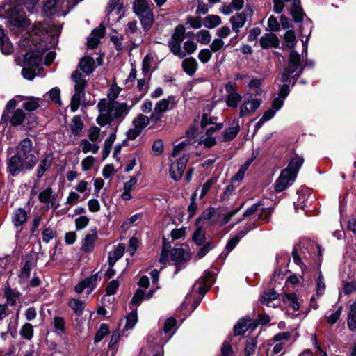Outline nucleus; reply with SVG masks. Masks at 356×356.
<instances>
[{
    "instance_id": "obj_54",
    "label": "nucleus",
    "mask_w": 356,
    "mask_h": 356,
    "mask_svg": "<svg viewBox=\"0 0 356 356\" xmlns=\"http://www.w3.org/2000/svg\"><path fill=\"white\" fill-rule=\"evenodd\" d=\"M0 49L4 54L9 55L13 53V47L8 37L0 42Z\"/></svg>"
},
{
    "instance_id": "obj_62",
    "label": "nucleus",
    "mask_w": 356,
    "mask_h": 356,
    "mask_svg": "<svg viewBox=\"0 0 356 356\" xmlns=\"http://www.w3.org/2000/svg\"><path fill=\"white\" fill-rule=\"evenodd\" d=\"M122 8V5L120 3V0H110L108 6L106 8V12L107 14H110L111 12L117 9L119 13Z\"/></svg>"
},
{
    "instance_id": "obj_7",
    "label": "nucleus",
    "mask_w": 356,
    "mask_h": 356,
    "mask_svg": "<svg viewBox=\"0 0 356 356\" xmlns=\"http://www.w3.org/2000/svg\"><path fill=\"white\" fill-rule=\"evenodd\" d=\"M252 14L253 10L251 8H245L243 11L238 13L229 18V22L232 26V30L236 34L232 39L237 38L240 29L245 26L248 20L251 19Z\"/></svg>"
},
{
    "instance_id": "obj_12",
    "label": "nucleus",
    "mask_w": 356,
    "mask_h": 356,
    "mask_svg": "<svg viewBox=\"0 0 356 356\" xmlns=\"http://www.w3.org/2000/svg\"><path fill=\"white\" fill-rule=\"evenodd\" d=\"M26 120V113L22 108H17L13 111L9 115L7 113H3L1 121L6 122L9 121L10 124L13 127L22 125Z\"/></svg>"
},
{
    "instance_id": "obj_35",
    "label": "nucleus",
    "mask_w": 356,
    "mask_h": 356,
    "mask_svg": "<svg viewBox=\"0 0 356 356\" xmlns=\"http://www.w3.org/2000/svg\"><path fill=\"white\" fill-rule=\"evenodd\" d=\"M196 40L202 44H208L211 40V35L207 29H202L195 34Z\"/></svg>"
},
{
    "instance_id": "obj_29",
    "label": "nucleus",
    "mask_w": 356,
    "mask_h": 356,
    "mask_svg": "<svg viewBox=\"0 0 356 356\" xmlns=\"http://www.w3.org/2000/svg\"><path fill=\"white\" fill-rule=\"evenodd\" d=\"M38 199L40 202L44 204H53L55 201L56 197L53 193L51 188L48 187L45 190L41 191L38 195Z\"/></svg>"
},
{
    "instance_id": "obj_53",
    "label": "nucleus",
    "mask_w": 356,
    "mask_h": 356,
    "mask_svg": "<svg viewBox=\"0 0 356 356\" xmlns=\"http://www.w3.org/2000/svg\"><path fill=\"white\" fill-rule=\"evenodd\" d=\"M39 0H16L17 6L24 5L28 12L32 13Z\"/></svg>"
},
{
    "instance_id": "obj_20",
    "label": "nucleus",
    "mask_w": 356,
    "mask_h": 356,
    "mask_svg": "<svg viewBox=\"0 0 356 356\" xmlns=\"http://www.w3.org/2000/svg\"><path fill=\"white\" fill-rule=\"evenodd\" d=\"M133 10L138 17L152 11L147 0H134Z\"/></svg>"
},
{
    "instance_id": "obj_21",
    "label": "nucleus",
    "mask_w": 356,
    "mask_h": 356,
    "mask_svg": "<svg viewBox=\"0 0 356 356\" xmlns=\"http://www.w3.org/2000/svg\"><path fill=\"white\" fill-rule=\"evenodd\" d=\"M252 320L250 318H243L240 319L234 327V334L235 336L242 335L251 327Z\"/></svg>"
},
{
    "instance_id": "obj_26",
    "label": "nucleus",
    "mask_w": 356,
    "mask_h": 356,
    "mask_svg": "<svg viewBox=\"0 0 356 356\" xmlns=\"http://www.w3.org/2000/svg\"><path fill=\"white\" fill-rule=\"evenodd\" d=\"M222 24V19L218 15H208L203 18V25L205 28L212 29Z\"/></svg>"
},
{
    "instance_id": "obj_42",
    "label": "nucleus",
    "mask_w": 356,
    "mask_h": 356,
    "mask_svg": "<svg viewBox=\"0 0 356 356\" xmlns=\"http://www.w3.org/2000/svg\"><path fill=\"white\" fill-rule=\"evenodd\" d=\"M138 322V315L136 312H131L129 314L126 318V324L123 329V332L124 330H128L133 329L136 324Z\"/></svg>"
},
{
    "instance_id": "obj_64",
    "label": "nucleus",
    "mask_w": 356,
    "mask_h": 356,
    "mask_svg": "<svg viewBox=\"0 0 356 356\" xmlns=\"http://www.w3.org/2000/svg\"><path fill=\"white\" fill-rule=\"evenodd\" d=\"M139 31L138 28L137 22L136 20H133L129 22L127 25V29L125 30V33L127 35L131 36L135 33H137Z\"/></svg>"
},
{
    "instance_id": "obj_56",
    "label": "nucleus",
    "mask_w": 356,
    "mask_h": 356,
    "mask_svg": "<svg viewBox=\"0 0 356 356\" xmlns=\"http://www.w3.org/2000/svg\"><path fill=\"white\" fill-rule=\"evenodd\" d=\"M73 323L76 329L81 331L83 329V326L86 323V317L83 316V314L73 315L72 316Z\"/></svg>"
},
{
    "instance_id": "obj_11",
    "label": "nucleus",
    "mask_w": 356,
    "mask_h": 356,
    "mask_svg": "<svg viewBox=\"0 0 356 356\" xmlns=\"http://www.w3.org/2000/svg\"><path fill=\"white\" fill-rule=\"evenodd\" d=\"M175 97L170 96L168 98L159 100L154 106V111L151 114L152 122L156 123L161 120L163 113L166 112L170 106V103L174 101Z\"/></svg>"
},
{
    "instance_id": "obj_30",
    "label": "nucleus",
    "mask_w": 356,
    "mask_h": 356,
    "mask_svg": "<svg viewBox=\"0 0 356 356\" xmlns=\"http://www.w3.org/2000/svg\"><path fill=\"white\" fill-rule=\"evenodd\" d=\"M150 122H152L151 116L149 118L143 114H139L132 122L134 127H136L141 131Z\"/></svg>"
},
{
    "instance_id": "obj_28",
    "label": "nucleus",
    "mask_w": 356,
    "mask_h": 356,
    "mask_svg": "<svg viewBox=\"0 0 356 356\" xmlns=\"http://www.w3.org/2000/svg\"><path fill=\"white\" fill-rule=\"evenodd\" d=\"M182 68L186 74L192 76L197 69V63L195 59L192 57L186 58L182 61Z\"/></svg>"
},
{
    "instance_id": "obj_9",
    "label": "nucleus",
    "mask_w": 356,
    "mask_h": 356,
    "mask_svg": "<svg viewBox=\"0 0 356 356\" xmlns=\"http://www.w3.org/2000/svg\"><path fill=\"white\" fill-rule=\"evenodd\" d=\"M33 167L27 165L22 159L17 154L12 156L7 161V169L8 172L13 177L18 175L24 170H31Z\"/></svg>"
},
{
    "instance_id": "obj_39",
    "label": "nucleus",
    "mask_w": 356,
    "mask_h": 356,
    "mask_svg": "<svg viewBox=\"0 0 356 356\" xmlns=\"http://www.w3.org/2000/svg\"><path fill=\"white\" fill-rule=\"evenodd\" d=\"M68 305L74 311V315L83 314L84 302L77 299H72L69 301Z\"/></svg>"
},
{
    "instance_id": "obj_46",
    "label": "nucleus",
    "mask_w": 356,
    "mask_h": 356,
    "mask_svg": "<svg viewBox=\"0 0 356 356\" xmlns=\"http://www.w3.org/2000/svg\"><path fill=\"white\" fill-rule=\"evenodd\" d=\"M325 291V282L322 273L320 271L316 280V296H323Z\"/></svg>"
},
{
    "instance_id": "obj_24",
    "label": "nucleus",
    "mask_w": 356,
    "mask_h": 356,
    "mask_svg": "<svg viewBox=\"0 0 356 356\" xmlns=\"http://www.w3.org/2000/svg\"><path fill=\"white\" fill-rule=\"evenodd\" d=\"M71 79L75 83L74 90L85 92L87 82L81 72L74 71L71 75Z\"/></svg>"
},
{
    "instance_id": "obj_27",
    "label": "nucleus",
    "mask_w": 356,
    "mask_h": 356,
    "mask_svg": "<svg viewBox=\"0 0 356 356\" xmlns=\"http://www.w3.org/2000/svg\"><path fill=\"white\" fill-rule=\"evenodd\" d=\"M95 61L90 56H85L79 61L80 69L87 75L90 74L94 71Z\"/></svg>"
},
{
    "instance_id": "obj_10",
    "label": "nucleus",
    "mask_w": 356,
    "mask_h": 356,
    "mask_svg": "<svg viewBox=\"0 0 356 356\" xmlns=\"http://www.w3.org/2000/svg\"><path fill=\"white\" fill-rule=\"evenodd\" d=\"M226 95L225 102L227 106L231 108H237L242 99V96L236 91V85L233 83H228L225 86Z\"/></svg>"
},
{
    "instance_id": "obj_31",
    "label": "nucleus",
    "mask_w": 356,
    "mask_h": 356,
    "mask_svg": "<svg viewBox=\"0 0 356 356\" xmlns=\"http://www.w3.org/2000/svg\"><path fill=\"white\" fill-rule=\"evenodd\" d=\"M121 90V88L114 81L108 90L107 97L103 98L100 101L110 100V102H118L116 99L118 97Z\"/></svg>"
},
{
    "instance_id": "obj_33",
    "label": "nucleus",
    "mask_w": 356,
    "mask_h": 356,
    "mask_svg": "<svg viewBox=\"0 0 356 356\" xmlns=\"http://www.w3.org/2000/svg\"><path fill=\"white\" fill-rule=\"evenodd\" d=\"M213 279V275L210 272H204V275L202 277V282L200 283L198 286V290L201 293H206L211 284Z\"/></svg>"
},
{
    "instance_id": "obj_45",
    "label": "nucleus",
    "mask_w": 356,
    "mask_h": 356,
    "mask_svg": "<svg viewBox=\"0 0 356 356\" xmlns=\"http://www.w3.org/2000/svg\"><path fill=\"white\" fill-rule=\"evenodd\" d=\"M186 24H188L190 27L197 29H200L203 25V18L200 16L192 17L189 16L186 19Z\"/></svg>"
},
{
    "instance_id": "obj_40",
    "label": "nucleus",
    "mask_w": 356,
    "mask_h": 356,
    "mask_svg": "<svg viewBox=\"0 0 356 356\" xmlns=\"http://www.w3.org/2000/svg\"><path fill=\"white\" fill-rule=\"evenodd\" d=\"M240 131V127L238 125L229 127L225 129L222 132V137L225 141H229L233 140L238 134Z\"/></svg>"
},
{
    "instance_id": "obj_58",
    "label": "nucleus",
    "mask_w": 356,
    "mask_h": 356,
    "mask_svg": "<svg viewBox=\"0 0 356 356\" xmlns=\"http://www.w3.org/2000/svg\"><path fill=\"white\" fill-rule=\"evenodd\" d=\"M97 280V275L87 277L83 280L84 283L85 289H87V293H90L95 287V282Z\"/></svg>"
},
{
    "instance_id": "obj_34",
    "label": "nucleus",
    "mask_w": 356,
    "mask_h": 356,
    "mask_svg": "<svg viewBox=\"0 0 356 356\" xmlns=\"http://www.w3.org/2000/svg\"><path fill=\"white\" fill-rule=\"evenodd\" d=\"M83 123L81 119V118L78 115L74 116L70 124V130L72 134L77 136L80 134V132L83 129Z\"/></svg>"
},
{
    "instance_id": "obj_55",
    "label": "nucleus",
    "mask_w": 356,
    "mask_h": 356,
    "mask_svg": "<svg viewBox=\"0 0 356 356\" xmlns=\"http://www.w3.org/2000/svg\"><path fill=\"white\" fill-rule=\"evenodd\" d=\"M108 326L106 324H102L95 337V343H98L101 341L102 339L108 333Z\"/></svg>"
},
{
    "instance_id": "obj_49",
    "label": "nucleus",
    "mask_w": 356,
    "mask_h": 356,
    "mask_svg": "<svg viewBox=\"0 0 356 356\" xmlns=\"http://www.w3.org/2000/svg\"><path fill=\"white\" fill-rule=\"evenodd\" d=\"M193 241L198 245L205 242V232L201 227H198L193 234Z\"/></svg>"
},
{
    "instance_id": "obj_6",
    "label": "nucleus",
    "mask_w": 356,
    "mask_h": 356,
    "mask_svg": "<svg viewBox=\"0 0 356 356\" xmlns=\"http://www.w3.org/2000/svg\"><path fill=\"white\" fill-rule=\"evenodd\" d=\"M47 15L65 16L69 12L66 0H47L43 7Z\"/></svg>"
},
{
    "instance_id": "obj_57",
    "label": "nucleus",
    "mask_w": 356,
    "mask_h": 356,
    "mask_svg": "<svg viewBox=\"0 0 356 356\" xmlns=\"http://www.w3.org/2000/svg\"><path fill=\"white\" fill-rule=\"evenodd\" d=\"M291 337V333L289 332H280L275 334L272 339L273 342H284L289 341Z\"/></svg>"
},
{
    "instance_id": "obj_17",
    "label": "nucleus",
    "mask_w": 356,
    "mask_h": 356,
    "mask_svg": "<svg viewBox=\"0 0 356 356\" xmlns=\"http://www.w3.org/2000/svg\"><path fill=\"white\" fill-rule=\"evenodd\" d=\"M278 299V294L273 289H270L264 293L261 298V302L268 307H276L278 306L277 303Z\"/></svg>"
},
{
    "instance_id": "obj_19",
    "label": "nucleus",
    "mask_w": 356,
    "mask_h": 356,
    "mask_svg": "<svg viewBox=\"0 0 356 356\" xmlns=\"http://www.w3.org/2000/svg\"><path fill=\"white\" fill-rule=\"evenodd\" d=\"M124 250L125 245L122 243H120L113 251H111L108 257V265L113 267L116 261L123 256Z\"/></svg>"
},
{
    "instance_id": "obj_3",
    "label": "nucleus",
    "mask_w": 356,
    "mask_h": 356,
    "mask_svg": "<svg viewBox=\"0 0 356 356\" xmlns=\"http://www.w3.org/2000/svg\"><path fill=\"white\" fill-rule=\"evenodd\" d=\"M288 64V66L284 69L280 80L282 82H289L290 75L295 74L294 83L303 71V67H302L300 62V56L294 49H292L290 51Z\"/></svg>"
},
{
    "instance_id": "obj_43",
    "label": "nucleus",
    "mask_w": 356,
    "mask_h": 356,
    "mask_svg": "<svg viewBox=\"0 0 356 356\" xmlns=\"http://www.w3.org/2000/svg\"><path fill=\"white\" fill-rule=\"evenodd\" d=\"M257 341L255 338H250L248 339L246 341L245 346V356H252L257 348Z\"/></svg>"
},
{
    "instance_id": "obj_15",
    "label": "nucleus",
    "mask_w": 356,
    "mask_h": 356,
    "mask_svg": "<svg viewBox=\"0 0 356 356\" xmlns=\"http://www.w3.org/2000/svg\"><path fill=\"white\" fill-rule=\"evenodd\" d=\"M260 104L261 100L257 99L244 102L240 107L239 116L242 118L252 115L259 107Z\"/></svg>"
},
{
    "instance_id": "obj_37",
    "label": "nucleus",
    "mask_w": 356,
    "mask_h": 356,
    "mask_svg": "<svg viewBox=\"0 0 356 356\" xmlns=\"http://www.w3.org/2000/svg\"><path fill=\"white\" fill-rule=\"evenodd\" d=\"M40 99L31 97L23 103L22 106L28 111H33L40 106Z\"/></svg>"
},
{
    "instance_id": "obj_32",
    "label": "nucleus",
    "mask_w": 356,
    "mask_h": 356,
    "mask_svg": "<svg viewBox=\"0 0 356 356\" xmlns=\"http://www.w3.org/2000/svg\"><path fill=\"white\" fill-rule=\"evenodd\" d=\"M85 97L84 91L74 90V93L71 98L70 109L72 112H75L79 108L81 99Z\"/></svg>"
},
{
    "instance_id": "obj_36",
    "label": "nucleus",
    "mask_w": 356,
    "mask_h": 356,
    "mask_svg": "<svg viewBox=\"0 0 356 356\" xmlns=\"http://www.w3.org/2000/svg\"><path fill=\"white\" fill-rule=\"evenodd\" d=\"M282 300L295 311L300 309L299 303L297 301V296L295 293H285L282 297Z\"/></svg>"
},
{
    "instance_id": "obj_48",
    "label": "nucleus",
    "mask_w": 356,
    "mask_h": 356,
    "mask_svg": "<svg viewBox=\"0 0 356 356\" xmlns=\"http://www.w3.org/2000/svg\"><path fill=\"white\" fill-rule=\"evenodd\" d=\"M51 166V161L47 158H44L42 159L38 167L37 170V177L38 178L42 177L44 172L49 168Z\"/></svg>"
},
{
    "instance_id": "obj_63",
    "label": "nucleus",
    "mask_w": 356,
    "mask_h": 356,
    "mask_svg": "<svg viewBox=\"0 0 356 356\" xmlns=\"http://www.w3.org/2000/svg\"><path fill=\"white\" fill-rule=\"evenodd\" d=\"M211 51V50H209V49H203L200 50L198 54V58L202 63L209 62L211 58L212 54Z\"/></svg>"
},
{
    "instance_id": "obj_59",
    "label": "nucleus",
    "mask_w": 356,
    "mask_h": 356,
    "mask_svg": "<svg viewBox=\"0 0 356 356\" xmlns=\"http://www.w3.org/2000/svg\"><path fill=\"white\" fill-rule=\"evenodd\" d=\"M225 47V42L222 39L217 38L213 40L210 44V49L213 52H217Z\"/></svg>"
},
{
    "instance_id": "obj_2",
    "label": "nucleus",
    "mask_w": 356,
    "mask_h": 356,
    "mask_svg": "<svg viewBox=\"0 0 356 356\" xmlns=\"http://www.w3.org/2000/svg\"><path fill=\"white\" fill-rule=\"evenodd\" d=\"M303 159L296 156L289 162L288 167L282 170L274 184L276 192L280 193L291 186L295 181L298 172L303 163Z\"/></svg>"
},
{
    "instance_id": "obj_22",
    "label": "nucleus",
    "mask_w": 356,
    "mask_h": 356,
    "mask_svg": "<svg viewBox=\"0 0 356 356\" xmlns=\"http://www.w3.org/2000/svg\"><path fill=\"white\" fill-rule=\"evenodd\" d=\"M28 218L27 212L22 209L19 208L14 211L12 216V222L15 227H19L24 225Z\"/></svg>"
},
{
    "instance_id": "obj_41",
    "label": "nucleus",
    "mask_w": 356,
    "mask_h": 356,
    "mask_svg": "<svg viewBox=\"0 0 356 356\" xmlns=\"http://www.w3.org/2000/svg\"><path fill=\"white\" fill-rule=\"evenodd\" d=\"M80 145L82 148V152L84 154H87L91 152L93 154H96L99 150V146L95 144H92L88 140L83 139L81 141Z\"/></svg>"
},
{
    "instance_id": "obj_14",
    "label": "nucleus",
    "mask_w": 356,
    "mask_h": 356,
    "mask_svg": "<svg viewBox=\"0 0 356 356\" xmlns=\"http://www.w3.org/2000/svg\"><path fill=\"white\" fill-rule=\"evenodd\" d=\"M98 238L96 228L91 229L82 240L81 250L84 252H91L95 248V243Z\"/></svg>"
},
{
    "instance_id": "obj_47",
    "label": "nucleus",
    "mask_w": 356,
    "mask_h": 356,
    "mask_svg": "<svg viewBox=\"0 0 356 356\" xmlns=\"http://www.w3.org/2000/svg\"><path fill=\"white\" fill-rule=\"evenodd\" d=\"M185 28L183 25H178L175 27L174 33L170 40L182 42L184 39Z\"/></svg>"
},
{
    "instance_id": "obj_44",
    "label": "nucleus",
    "mask_w": 356,
    "mask_h": 356,
    "mask_svg": "<svg viewBox=\"0 0 356 356\" xmlns=\"http://www.w3.org/2000/svg\"><path fill=\"white\" fill-rule=\"evenodd\" d=\"M286 46L291 50L294 49L296 43V38L293 31L289 30L284 35Z\"/></svg>"
},
{
    "instance_id": "obj_1",
    "label": "nucleus",
    "mask_w": 356,
    "mask_h": 356,
    "mask_svg": "<svg viewBox=\"0 0 356 356\" xmlns=\"http://www.w3.org/2000/svg\"><path fill=\"white\" fill-rule=\"evenodd\" d=\"M99 115L97 123L100 126H105L116 120L121 122L129 114L131 106L127 102L99 101L97 105Z\"/></svg>"
},
{
    "instance_id": "obj_50",
    "label": "nucleus",
    "mask_w": 356,
    "mask_h": 356,
    "mask_svg": "<svg viewBox=\"0 0 356 356\" xmlns=\"http://www.w3.org/2000/svg\"><path fill=\"white\" fill-rule=\"evenodd\" d=\"M20 334L23 338L31 340L33 335V327L31 324H24L21 328Z\"/></svg>"
},
{
    "instance_id": "obj_23",
    "label": "nucleus",
    "mask_w": 356,
    "mask_h": 356,
    "mask_svg": "<svg viewBox=\"0 0 356 356\" xmlns=\"http://www.w3.org/2000/svg\"><path fill=\"white\" fill-rule=\"evenodd\" d=\"M143 29L145 32L149 31L154 22V15L153 11L138 16Z\"/></svg>"
},
{
    "instance_id": "obj_60",
    "label": "nucleus",
    "mask_w": 356,
    "mask_h": 356,
    "mask_svg": "<svg viewBox=\"0 0 356 356\" xmlns=\"http://www.w3.org/2000/svg\"><path fill=\"white\" fill-rule=\"evenodd\" d=\"M90 219L86 216H81L75 219V227L77 230L84 229L89 223Z\"/></svg>"
},
{
    "instance_id": "obj_16",
    "label": "nucleus",
    "mask_w": 356,
    "mask_h": 356,
    "mask_svg": "<svg viewBox=\"0 0 356 356\" xmlns=\"http://www.w3.org/2000/svg\"><path fill=\"white\" fill-rule=\"evenodd\" d=\"M42 61L41 54L38 51L28 52L24 58V65L37 69Z\"/></svg>"
},
{
    "instance_id": "obj_25",
    "label": "nucleus",
    "mask_w": 356,
    "mask_h": 356,
    "mask_svg": "<svg viewBox=\"0 0 356 356\" xmlns=\"http://www.w3.org/2000/svg\"><path fill=\"white\" fill-rule=\"evenodd\" d=\"M4 296L6 298L7 304L10 306H14L20 296V293L17 290L11 289L9 286H7L4 289Z\"/></svg>"
},
{
    "instance_id": "obj_61",
    "label": "nucleus",
    "mask_w": 356,
    "mask_h": 356,
    "mask_svg": "<svg viewBox=\"0 0 356 356\" xmlns=\"http://www.w3.org/2000/svg\"><path fill=\"white\" fill-rule=\"evenodd\" d=\"M35 68L24 66L22 70L23 77L28 80H33L35 76Z\"/></svg>"
},
{
    "instance_id": "obj_4",
    "label": "nucleus",
    "mask_w": 356,
    "mask_h": 356,
    "mask_svg": "<svg viewBox=\"0 0 356 356\" xmlns=\"http://www.w3.org/2000/svg\"><path fill=\"white\" fill-rule=\"evenodd\" d=\"M273 10L276 13H281L286 3L290 4V13L296 22H300L303 18V11L300 7V0H273Z\"/></svg>"
},
{
    "instance_id": "obj_52",
    "label": "nucleus",
    "mask_w": 356,
    "mask_h": 356,
    "mask_svg": "<svg viewBox=\"0 0 356 356\" xmlns=\"http://www.w3.org/2000/svg\"><path fill=\"white\" fill-rule=\"evenodd\" d=\"M74 188L76 192L85 193V195L86 196H88L90 193V189L89 188V184L85 180H80L77 183Z\"/></svg>"
},
{
    "instance_id": "obj_51",
    "label": "nucleus",
    "mask_w": 356,
    "mask_h": 356,
    "mask_svg": "<svg viewBox=\"0 0 356 356\" xmlns=\"http://www.w3.org/2000/svg\"><path fill=\"white\" fill-rule=\"evenodd\" d=\"M184 250L183 248H173L171 251V259L177 263H181L184 261Z\"/></svg>"
},
{
    "instance_id": "obj_5",
    "label": "nucleus",
    "mask_w": 356,
    "mask_h": 356,
    "mask_svg": "<svg viewBox=\"0 0 356 356\" xmlns=\"http://www.w3.org/2000/svg\"><path fill=\"white\" fill-rule=\"evenodd\" d=\"M33 143L26 138L23 139L17 147L16 154L20 156L25 163L29 167H34L37 163V159L32 154Z\"/></svg>"
},
{
    "instance_id": "obj_18",
    "label": "nucleus",
    "mask_w": 356,
    "mask_h": 356,
    "mask_svg": "<svg viewBox=\"0 0 356 356\" xmlns=\"http://www.w3.org/2000/svg\"><path fill=\"white\" fill-rule=\"evenodd\" d=\"M260 44L264 49L277 47L279 45V40L273 33H266L260 38Z\"/></svg>"
},
{
    "instance_id": "obj_38",
    "label": "nucleus",
    "mask_w": 356,
    "mask_h": 356,
    "mask_svg": "<svg viewBox=\"0 0 356 356\" xmlns=\"http://www.w3.org/2000/svg\"><path fill=\"white\" fill-rule=\"evenodd\" d=\"M181 43L177 41L170 40L168 42V47L170 51L179 58L185 57L186 54L181 49Z\"/></svg>"
},
{
    "instance_id": "obj_13",
    "label": "nucleus",
    "mask_w": 356,
    "mask_h": 356,
    "mask_svg": "<svg viewBox=\"0 0 356 356\" xmlns=\"http://www.w3.org/2000/svg\"><path fill=\"white\" fill-rule=\"evenodd\" d=\"M188 161V156L184 155L171 165L170 174L172 179L175 181H179L181 179Z\"/></svg>"
},
{
    "instance_id": "obj_8",
    "label": "nucleus",
    "mask_w": 356,
    "mask_h": 356,
    "mask_svg": "<svg viewBox=\"0 0 356 356\" xmlns=\"http://www.w3.org/2000/svg\"><path fill=\"white\" fill-rule=\"evenodd\" d=\"M20 10L19 6H16L7 11L6 16L8 18V26L12 31H14L15 28L24 27L27 24L26 17Z\"/></svg>"
}]
</instances>
